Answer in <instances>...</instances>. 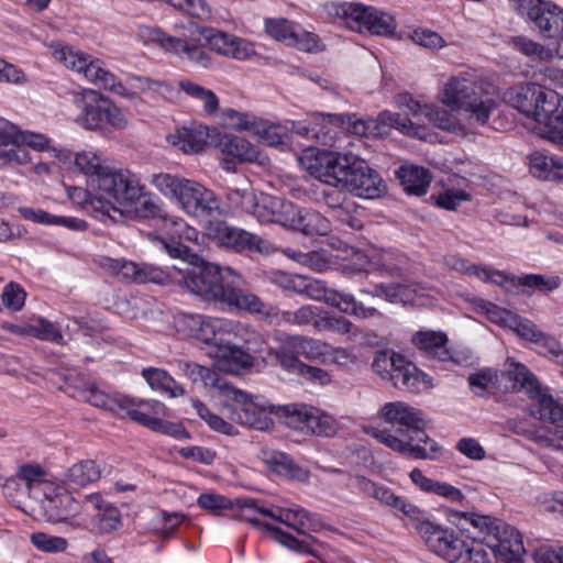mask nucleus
Returning a JSON list of instances; mask_svg holds the SVG:
<instances>
[{
    "instance_id": "f257e3e1",
    "label": "nucleus",
    "mask_w": 563,
    "mask_h": 563,
    "mask_svg": "<svg viewBox=\"0 0 563 563\" xmlns=\"http://www.w3.org/2000/svg\"><path fill=\"white\" fill-rule=\"evenodd\" d=\"M173 269L180 277L169 272V279L206 300L227 303L246 312L258 311L263 307L260 297L239 287L241 277L230 267L221 268L198 255H191L189 264L185 267L173 266Z\"/></svg>"
},
{
    "instance_id": "f03ea898",
    "label": "nucleus",
    "mask_w": 563,
    "mask_h": 563,
    "mask_svg": "<svg viewBox=\"0 0 563 563\" xmlns=\"http://www.w3.org/2000/svg\"><path fill=\"white\" fill-rule=\"evenodd\" d=\"M378 418L391 429L369 428L366 432L394 452L417 460H435L439 444L426 432L423 413L404 401L386 402Z\"/></svg>"
},
{
    "instance_id": "7ed1b4c3",
    "label": "nucleus",
    "mask_w": 563,
    "mask_h": 563,
    "mask_svg": "<svg viewBox=\"0 0 563 563\" xmlns=\"http://www.w3.org/2000/svg\"><path fill=\"white\" fill-rule=\"evenodd\" d=\"M299 161L302 168L321 183L341 185L360 197L375 199L386 190L379 174L352 153H306Z\"/></svg>"
},
{
    "instance_id": "20e7f679",
    "label": "nucleus",
    "mask_w": 563,
    "mask_h": 563,
    "mask_svg": "<svg viewBox=\"0 0 563 563\" xmlns=\"http://www.w3.org/2000/svg\"><path fill=\"white\" fill-rule=\"evenodd\" d=\"M505 99L531 119L538 134L560 150L563 146V98L551 88L528 84L510 88Z\"/></svg>"
},
{
    "instance_id": "39448f33",
    "label": "nucleus",
    "mask_w": 563,
    "mask_h": 563,
    "mask_svg": "<svg viewBox=\"0 0 563 563\" xmlns=\"http://www.w3.org/2000/svg\"><path fill=\"white\" fill-rule=\"evenodd\" d=\"M497 88L476 69H466L449 78L439 100L451 111L465 110L471 119L484 125L497 107Z\"/></svg>"
},
{
    "instance_id": "423d86ee",
    "label": "nucleus",
    "mask_w": 563,
    "mask_h": 563,
    "mask_svg": "<svg viewBox=\"0 0 563 563\" xmlns=\"http://www.w3.org/2000/svg\"><path fill=\"white\" fill-rule=\"evenodd\" d=\"M150 184L174 201L185 213L196 218L223 216L220 198L202 184L169 173L153 174Z\"/></svg>"
},
{
    "instance_id": "0eeeda50",
    "label": "nucleus",
    "mask_w": 563,
    "mask_h": 563,
    "mask_svg": "<svg viewBox=\"0 0 563 563\" xmlns=\"http://www.w3.org/2000/svg\"><path fill=\"white\" fill-rule=\"evenodd\" d=\"M450 521L462 525L461 520L471 523L484 533L483 541L490 549L493 555L503 563H523L526 553L520 532L506 522L489 516H479L474 512L452 511Z\"/></svg>"
},
{
    "instance_id": "6e6552de",
    "label": "nucleus",
    "mask_w": 563,
    "mask_h": 563,
    "mask_svg": "<svg viewBox=\"0 0 563 563\" xmlns=\"http://www.w3.org/2000/svg\"><path fill=\"white\" fill-rule=\"evenodd\" d=\"M75 166L87 176V186L91 188L96 202H100L103 195L113 197L118 192V187L123 186L125 194L134 192L136 184L130 178L129 169H115L101 155L84 151L75 156Z\"/></svg>"
},
{
    "instance_id": "1a4fd4ad",
    "label": "nucleus",
    "mask_w": 563,
    "mask_h": 563,
    "mask_svg": "<svg viewBox=\"0 0 563 563\" xmlns=\"http://www.w3.org/2000/svg\"><path fill=\"white\" fill-rule=\"evenodd\" d=\"M220 397L232 421L260 431L273 428L271 415L275 413V406L269 405L264 397L250 395L231 384L221 388Z\"/></svg>"
},
{
    "instance_id": "9d476101",
    "label": "nucleus",
    "mask_w": 563,
    "mask_h": 563,
    "mask_svg": "<svg viewBox=\"0 0 563 563\" xmlns=\"http://www.w3.org/2000/svg\"><path fill=\"white\" fill-rule=\"evenodd\" d=\"M372 367L377 375L390 380L400 390L421 393L431 386L427 374L394 351L377 352Z\"/></svg>"
},
{
    "instance_id": "9b49d317",
    "label": "nucleus",
    "mask_w": 563,
    "mask_h": 563,
    "mask_svg": "<svg viewBox=\"0 0 563 563\" xmlns=\"http://www.w3.org/2000/svg\"><path fill=\"white\" fill-rule=\"evenodd\" d=\"M53 57L66 68L82 74L89 81L109 89L119 95H124V86L115 76L103 68L102 62L62 43L52 44Z\"/></svg>"
},
{
    "instance_id": "f8f14e48",
    "label": "nucleus",
    "mask_w": 563,
    "mask_h": 563,
    "mask_svg": "<svg viewBox=\"0 0 563 563\" xmlns=\"http://www.w3.org/2000/svg\"><path fill=\"white\" fill-rule=\"evenodd\" d=\"M80 113L76 122L87 130L114 129L128 126V118L110 99L89 91L77 101Z\"/></svg>"
},
{
    "instance_id": "ddd939ff",
    "label": "nucleus",
    "mask_w": 563,
    "mask_h": 563,
    "mask_svg": "<svg viewBox=\"0 0 563 563\" xmlns=\"http://www.w3.org/2000/svg\"><path fill=\"white\" fill-rule=\"evenodd\" d=\"M329 13L342 19L351 30L360 32L389 35L396 29L395 19L390 14L361 3H332Z\"/></svg>"
},
{
    "instance_id": "4468645a",
    "label": "nucleus",
    "mask_w": 563,
    "mask_h": 563,
    "mask_svg": "<svg viewBox=\"0 0 563 563\" xmlns=\"http://www.w3.org/2000/svg\"><path fill=\"white\" fill-rule=\"evenodd\" d=\"M206 234L219 245L239 253L255 252L263 255L273 254L274 245L260 235L247 232L243 229L229 225L222 220H210L207 222Z\"/></svg>"
},
{
    "instance_id": "2eb2a0df",
    "label": "nucleus",
    "mask_w": 563,
    "mask_h": 563,
    "mask_svg": "<svg viewBox=\"0 0 563 563\" xmlns=\"http://www.w3.org/2000/svg\"><path fill=\"white\" fill-rule=\"evenodd\" d=\"M299 289L298 295H305L316 301L327 302L345 313H351L360 318H369L376 313V308L366 307L363 301H356L350 294L328 289L321 280L302 276V283Z\"/></svg>"
},
{
    "instance_id": "dca6fc26",
    "label": "nucleus",
    "mask_w": 563,
    "mask_h": 563,
    "mask_svg": "<svg viewBox=\"0 0 563 563\" xmlns=\"http://www.w3.org/2000/svg\"><path fill=\"white\" fill-rule=\"evenodd\" d=\"M514 9L532 21L548 37L563 41V10L542 0H511Z\"/></svg>"
},
{
    "instance_id": "f3484780",
    "label": "nucleus",
    "mask_w": 563,
    "mask_h": 563,
    "mask_svg": "<svg viewBox=\"0 0 563 563\" xmlns=\"http://www.w3.org/2000/svg\"><path fill=\"white\" fill-rule=\"evenodd\" d=\"M284 207L282 214H277L278 224L300 231L306 235H325L331 225L329 220L320 212L309 209H300L289 201L280 199Z\"/></svg>"
},
{
    "instance_id": "a211bd4d",
    "label": "nucleus",
    "mask_w": 563,
    "mask_h": 563,
    "mask_svg": "<svg viewBox=\"0 0 563 563\" xmlns=\"http://www.w3.org/2000/svg\"><path fill=\"white\" fill-rule=\"evenodd\" d=\"M243 501H255L254 499L250 498H238L235 499V505L241 508L242 510V519L250 522L251 525L262 528L264 531L268 532V534L276 540L277 542L284 544L285 547L296 550L299 552H306L313 556L321 558V553L318 549L312 548V544H319L318 540H316L312 537H309L303 540H298L297 538L292 537L291 534L280 530L279 528L273 527L268 523H265L261 520L260 517H264L257 509H246L245 506H243Z\"/></svg>"
},
{
    "instance_id": "6ab92c4d",
    "label": "nucleus",
    "mask_w": 563,
    "mask_h": 563,
    "mask_svg": "<svg viewBox=\"0 0 563 563\" xmlns=\"http://www.w3.org/2000/svg\"><path fill=\"white\" fill-rule=\"evenodd\" d=\"M407 109L408 118H401L398 113L383 111L379 113V122L390 128H396L407 135L423 139V126L430 124L432 104H421L416 100L409 99Z\"/></svg>"
},
{
    "instance_id": "aec40b11",
    "label": "nucleus",
    "mask_w": 563,
    "mask_h": 563,
    "mask_svg": "<svg viewBox=\"0 0 563 563\" xmlns=\"http://www.w3.org/2000/svg\"><path fill=\"white\" fill-rule=\"evenodd\" d=\"M322 184L323 186L317 187L313 192L314 200L331 209L333 217L342 224L356 230L361 229L360 220L352 214V212L357 210V206L342 190L341 185Z\"/></svg>"
},
{
    "instance_id": "412c9836",
    "label": "nucleus",
    "mask_w": 563,
    "mask_h": 563,
    "mask_svg": "<svg viewBox=\"0 0 563 563\" xmlns=\"http://www.w3.org/2000/svg\"><path fill=\"white\" fill-rule=\"evenodd\" d=\"M197 32L205 44L219 55L244 60L255 54L251 43L232 34L212 27H200Z\"/></svg>"
},
{
    "instance_id": "4be33fe9",
    "label": "nucleus",
    "mask_w": 563,
    "mask_h": 563,
    "mask_svg": "<svg viewBox=\"0 0 563 563\" xmlns=\"http://www.w3.org/2000/svg\"><path fill=\"white\" fill-rule=\"evenodd\" d=\"M130 178L136 184L133 189L134 192L125 194L126 189L123 186L118 187V194L113 199L112 206L131 208L139 218H156L161 217L162 208L157 198L152 194L145 191L144 186L140 183L139 177L130 172Z\"/></svg>"
},
{
    "instance_id": "5701e85b",
    "label": "nucleus",
    "mask_w": 563,
    "mask_h": 563,
    "mask_svg": "<svg viewBox=\"0 0 563 563\" xmlns=\"http://www.w3.org/2000/svg\"><path fill=\"white\" fill-rule=\"evenodd\" d=\"M227 199L233 207L263 220L269 219L263 213L265 206L277 207L280 205V198L276 197L264 196L257 200L246 178H242L241 181L228 188Z\"/></svg>"
},
{
    "instance_id": "b1692460",
    "label": "nucleus",
    "mask_w": 563,
    "mask_h": 563,
    "mask_svg": "<svg viewBox=\"0 0 563 563\" xmlns=\"http://www.w3.org/2000/svg\"><path fill=\"white\" fill-rule=\"evenodd\" d=\"M243 506H245L246 509H257L264 517L279 521L296 530L298 533H305V529L317 530L320 526L317 516L302 508H266L260 506L257 501H243Z\"/></svg>"
},
{
    "instance_id": "393cba45",
    "label": "nucleus",
    "mask_w": 563,
    "mask_h": 563,
    "mask_svg": "<svg viewBox=\"0 0 563 563\" xmlns=\"http://www.w3.org/2000/svg\"><path fill=\"white\" fill-rule=\"evenodd\" d=\"M30 515L35 519H44L49 522H60L70 515L73 498L66 494H49L44 488L41 495L32 498Z\"/></svg>"
},
{
    "instance_id": "a878e982",
    "label": "nucleus",
    "mask_w": 563,
    "mask_h": 563,
    "mask_svg": "<svg viewBox=\"0 0 563 563\" xmlns=\"http://www.w3.org/2000/svg\"><path fill=\"white\" fill-rule=\"evenodd\" d=\"M104 266L111 269L114 274L139 284H165L169 280V274L151 264H139L125 260L104 258Z\"/></svg>"
},
{
    "instance_id": "bb28decb",
    "label": "nucleus",
    "mask_w": 563,
    "mask_h": 563,
    "mask_svg": "<svg viewBox=\"0 0 563 563\" xmlns=\"http://www.w3.org/2000/svg\"><path fill=\"white\" fill-rule=\"evenodd\" d=\"M115 194L113 197H108L103 195L100 197V202L97 203L95 199V195L91 192V188L87 186V189L80 187L69 188L68 196L70 200L86 209L88 212L92 213L100 221L106 222L110 220L112 222H117L122 218V211L118 207H113L112 202L115 198Z\"/></svg>"
},
{
    "instance_id": "cd10ccee",
    "label": "nucleus",
    "mask_w": 563,
    "mask_h": 563,
    "mask_svg": "<svg viewBox=\"0 0 563 563\" xmlns=\"http://www.w3.org/2000/svg\"><path fill=\"white\" fill-rule=\"evenodd\" d=\"M320 310L319 307L305 305L295 311H278L276 308L263 301V307H261L258 311H249V313L258 314L262 319L277 325L303 327L312 324L316 329V321H318Z\"/></svg>"
},
{
    "instance_id": "c85d7f7f",
    "label": "nucleus",
    "mask_w": 563,
    "mask_h": 563,
    "mask_svg": "<svg viewBox=\"0 0 563 563\" xmlns=\"http://www.w3.org/2000/svg\"><path fill=\"white\" fill-rule=\"evenodd\" d=\"M508 376L515 383L514 388L526 391L533 401L531 415L542 420V405L545 402V399L553 397L542 391L537 377L520 363L510 364Z\"/></svg>"
},
{
    "instance_id": "c756f323",
    "label": "nucleus",
    "mask_w": 563,
    "mask_h": 563,
    "mask_svg": "<svg viewBox=\"0 0 563 563\" xmlns=\"http://www.w3.org/2000/svg\"><path fill=\"white\" fill-rule=\"evenodd\" d=\"M244 330V324L221 318H201L196 339L207 344L214 345L217 350L228 338L238 335Z\"/></svg>"
},
{
    "instance_id": "7c9ffc66",
    "label": "nucleus",
    "mask_w": 563,
    "mask_h": 563,
    "mask_svg": "<svg viewBox=\"0 0 563 563\" xmlns=\"http://www.w3.org/2000/svg\"><path fill=\"white\" fill-rule=\"evenodd\" d=\"M20 130L5 120H0V161L8 165H25L31 162L30 153L19 147Z\"/></svg>"
},
{
    "instance_id": "2f4dec72",
    "label": "nucleus",
    "mask_w": 563,
    "mask_h": 563,
    "mask_svg": "<svg viewBox=\"0 0 563 563\" xmlns=\"http://www.w3.org/2000/svg\"><path fill=\"white\" fill-rule=\"evenodd\" d=\"M514 329L519 336L534 342L542 349V353L551 355L558 363L563 365V351L560 343L554 338L539 330L532 321L514 319Z\"/></svg>"
},
{
    "instance_id": "473e14b6",
    "label": "nucleus",
    "mask_w": 563,
    "mask_h": 563,
    "mask_svg": "<svg viewBox=\"0 0 563 563\" xmlns=\"http://www.w3.org/2000/svg\"><path fill=\"white\" fill-rule=\"evenodd\" d=\"M329 124L347 129L353 134L365 137L383 136L387 133V128L379 122V115L376 120H361L351 114H327Z\"/></svg>"
},
{
    "instance_id": "72a5a7b5",
    "label": "nucleus",
    "mask_w": 563,
    "mask_h": 563,
    "mask_svg": "<svg viewBox=\"0 0 563 563\" xmlns=\"http://www.w3.org/2000/svg\"><path fill=\"white\" fill-rule=\"evenodd\" d=\"M216 146L224 154L239 159L240 162L264 163L266 157L262 156L258 148L242 136L233 134L219 135Z\"/></svg>"
},
{
    "instance_id": "f704fd0d",
    "label": "nucleus",
    "mask_w": 563,
    "mask_h": 563,
    "mask_svg": "<svg viewBox=\"0 0 563 563\" xmlns=\"http://www.w3.org/2000/svg\"><path fill=\"white\" fill-rule=\"evenodd\" d=\"M176 365L178 371L190 382L194 384L201 383L203 387L216 390L219 397L221 396V388L229 385L217 372L195 362L178 360Z\"/></svg>"
},
{
    "instance_id": "c9c22d12",
    "label": "nucleus",
    "mask_w": 563,
    "mask_h": 563,
    "mask_svg": "<svg viewBox=\"0 0 563 563\" xmlns=\"http://www.w3.org/2000/svg\"><path fill=\"white\" fill-rule=\"evenodd\" d=\"M101 476L99 466L92 460H84L73 464L60 476V482L67 490L79 489Z\"/></svg>"
},
{
    "instance_id": "e433bc0d",
    "label": "nucleus",
    "mask_w": 563,
    "mask_h": 563,
    "mask_svg": "<svg viewBox=\"0 0 563 563\" xmlns=\"http://www.w3.org/2000/svg\"><path fill=\"white\" fill-rule=\"evenodd\" d=\"M412 343L429 357L442 362L448 360L454 361L446 346L448 338L442 332L431 330L419 331L412 336Z\"/></svg>"
},
{
    "instance_id": "4c0bfd02",
    "label": "nucleus",
    "mask_w": 563,
    "mask_h": 563,
    "mask_svg": "<svg viewBox=\"0 0 563 563\" xmlns=\"http://www.w3.org/2000/svg\"><path fill=\"white\" fill-rule=\"evenodd\" d=\"M261 459L268 470L277 475L298 479H303L307 476L306 471L295 465L290 456L283 452L262 449Z\"/></svg>"
},
{
    "instance_id": "58836bf2",
    "label": "nucleus",
    "mask_w": 563,
    "mask_h": 563,
    "mask_svg": "<svg viewBox=\"0 0 563 563\" xmlns=\"http://www.w3.org/2000/svg\"><path fill=\"white\" fill-rule=\"evenodd\" d=\"M142 376L153 390L177 398L185 395V389L166 371L156 367L143 368Z\"/></svg>"
},
{
    "instance_id": "ea45409f",
    "label": "nucleus",
    "mask_w": 563,
    "mask_h": 563,
    "mask_svg": "<svg viewBox=\"0 0 563 563\" xmlns=\"http://www.w3.org/2000/svg\"><path fill=\"white\" fill-rule=\"evenodd\" d=\"M397 175L404 191L418 197L427 192L431 181L428 170L419 166L400 167Z\"/></svg>"
},
{
    "instance_id": "a19ab883",
    "label": "nucleus",
    "mask_w": 563,
    "mask_h": 563,
    "mask_svg": "<svg viewBox=\"0 0 563 563\" xmlns=\"http://www.w3.org/2000/svg\"><path fill=\"white\" fill-rule=\"evenodd\" d=\"M148 36L164 51L177 56L184 55L187 60L198 41L194 36L190 38L170 36L158 29L148 30Z\"/></svg>"
},
{
    "instance_id": "79ce46f5",
    "label": "nucleus",
    "mask_w": 563,
    "mask_h": 563,
    "mask_svg": "<svg viewBox=\"0 0 563 563\" xmlns=\"http://www.w3.org/2000/svg\"><path fill=\"white\" fill-rule=\"evenodd\" d=\"M216 356L221 361L228 363V371L232 373H238L240 369L250 368L253 365L254 358L253 356L231 343L230 338L220 345V347L216 352Z\"/></svg>"
},
{
    "instance_id": "37998d69",
    "label": "nucleus",
    "mask_w": 563,
    "mask_h": 563,
    "mask_svg": "<svg viewBox=\"0 0 563 563\" xmlns=\"http://www.w3.org/2000/svg\"><path fill=\"white\" fill-rule=\"evenodd\" d=\"M178 86L188 97L200 102L206 113L213 114L218 111L219 99L212 90L189 79H181Z\"/></svg>"
},
{
    "instance_id": "c03bdc74",
    "label": "nucleus",
    "mask_w": 563,
    "mask_h": 563,
    "mask_svg": "<svg viewBox=\"0 0 563 563\" xmlns=\"http://www.w3.org/2000/svg\"><path fill=\"white\" fill-rule=\"evenodd\" d=\"M327 124H329L327 114L313 113L305 121L291 122L290 130L309 140H321L329 132V130L325 131Z\"/></svg>"
},
{
    "instance_id": "a18cd8bd",
    "label": "nucleus",
    "mask_w": 563,
    "mask_h": 563,
    "mask_svg": "<svg viewBox=\"0 0 563 563\" xmlns=\"http://www.w3.org/2000/svg\"><path fill=\"white\" fill-rule=\"evenodd\" d=\"M274 355L280 366L290 373H298L303 366L299 357V351L297 352V342L295 335H287L280 343L279 347L275 350Z\"/></svg>"
},
{
    "instance_id": "49530a36",
    "label": "nucleus",
    "mask_w": 563,
    "mask_h": 563,
    "mask_svg": "<svg viewBox=\"0 0 563 563\" xmlns=\"http://www.w3.org/2000/svg\"><path fill=\"white\" fill-rule=\"evenodd\" d=\"M446 265L453 269L464 272L470 275H474L484 282H493L495 284H503L506 280V275L503 272L496 269H489L487 267H479L468 263L463 258L451 256L446 258Z\"/></svg>"
},
{
    "instance_id": "de8ad7c7",
    "label": "nucleus",
    "mask_w": 563,
    "mask_h": 563,
    "mask_svg": "<svg viewBox=\"0 0 563 563\" xmlns=\"http://www.w3.org/2000/svg\"><path fill=\"white\" fill-rule=\"evenodd\" d=\"M426 545L435 554L443 550L451 531L431 521H421L416 526Z\"/></svg>"
},
{
    "instance_id": "09e8293b",
    "label": "nucleus",
    "mask_w": 563,
    "mask_h": 563,
    "mask_svg": "<svg viewBox=\"0 0 563 563\" xmlns=\"http://www.w3.org/2000/svg\"><path fill=\"white\" fill-rule=\"evenodd\" d=\"M313 407L306 405H288L284 407H275V415L285 418V423L296 430L308 431L310 413Z\"/></svg>"
},
{
    "instance_id": "8fccbe9b",
    "label": "nucleus",
    "mask_w": 563,
    "mask_h": 563,
    "mask_svg": "<svg viewBox=\"0 0 563 563\" xmlns=\"http://www.w3.org/2000/svg\"><path fill=\"white\" fill-rule=\"evenodd\" d=\"M317 331H329L336 334L357 335V328L342 316H333L320 310L318 321H316Z\"/></svg>"
},
{
    "instance_id": "3c124183",
    "label": "nucleus",
    "mask_w": 563,
    "mask_h": 563,
    "mask_svg": "<svg viewBox=\"0 0 563 563\" xmlns=\"http://www.w3.org/2000/svg\"><path fill=\"white\" fill-rule=\"evenodd\" d=\"M169 141L184 153H199L203 150L206 140L202 131L183 129L169 136Z\"/></svg>"
},
{
    "instance_id": "603ef678",
    "label": "nucleus",
    "mask_w": 563,
    "mask_h": 563,
    "mask_svg": "<svg viewBox=\"0 0 563 563\" xmlns=\"http://www.w3.org/2000/svg\"><path fill=\"white\" fill-rule=\"evenodd\" d=\"M30 542L36 550L46 554L64 553L69 547L67 539L45 532L32 533L30 536Z\"/></svg>"
},
{
    "instance_id": "864d4df0",
    "label": "nucleus",
    "mask_w": 563,
    "mask_h": 563,
    "mask_svg": "<svg viewBox=\"0 0 563 563\" xmlns=\"http://www.w3.org/2000/svg\"><path fill=\"white\" fill-rule=\"evenodd\" d=\"M556 155H548L543 152L536 151L528 157L529 170L533 177L550 181Z\"/></svg>"
},
{
    "instance_id": "5fc2aeb1",
    "label": "nucleus",
    "mask_w": 563,
    "mask_h": 563,
    "mask_svg": "<svg viewBox=\"0 0 563 563\" xmlns=\"http://www.w3.org/2000/svg\"><path fill=\"white\" fill-rule=\"evenodd\" d=\"M122 525L121 514L118 508L109 504L102 511L93 517V530L104 534L118 530Z\"/></svg>"
},
{
    "instance_id": "6e6d98bb",
    "label": "nucleus",
    "mask_w": 563,
    "mask_h": 563,
    "mask_svg": "<svg viewBox=\"0 0 563 563\" xmlns=\"http://www.w3.org/2000/svg\"><path fill=\"white\" fill-rule=\"evenodd\" d=\"M265 30L269 36L277 41L287 42L288 44H296L298 41L294 25L286 19H266Z\"/></svg>"
},
{
    "instance_id": "4d7b16f0",
    "label": "nucleus",
    "mask_w": 563,
    "mask_h": 563,
    "mask_svg": "<svg viewBox=\"0 0 563 563\" xmlns=\"http://www.w3.org/2000/svg\"><path fill=\"white\" fill-rule=\"evenodd\" d=\"M192 407L197 415L203 419L208 426L214 431L221 432L227 435H235L236 429L221 417L210 412L208 407L200 400H192Z\"/></svg>"
},
{
    "instance_id": "13d9d810",
    "label": "nucleus",
    "mask_w": 563,
    "mask_h": 563,
    "mask_svg": "<svg viewBox=\"0 0 563 563\" xmlns=\"http://www.w3.org/2000/svg\"><path fill=\"white\" fill-rule=\"evenodd\" d=\"M509 43L514 48L537 60H548L553 56L550 49L525 36H514Z\"/></svg>"
},
{
    "instance_id": "bf43d9fd",
    "label": "nucleus",
    "mask_w": 563,
    "mask_h": 563,
    "mask_svg": "<svg viewBox=\"0 0 563 563\" xmlns=\"http://www.w3.org/2000/svg\"><path fill=\"white\" fill-rule=\"evenodd\" d=\"M430 124L456 135L465 134V128L457 122L456 118L450 111L434 104H432Z\"/></svg>"
},
{
    "instance_id": "052dcab7",
    "label": "nucleus",
    "mask_w": 563,
    "mask_h": 563,
    "mask_svg": "<svg viewBox=\"0 0 563 563\" xmlns=\"http://www.w3.org/2000/svg\"><path fill=\"white\" fill-rule=\"evenodd\" d=\"M252 132L258 135L260 140L268 146L282 144L285 135V131L280 126L268 124L265 121H256L255 119L253 120Z\"/></svg>"
},
{
    "instance_id": "680f3d73",
    "label": "nucleus",
    "mask_w": 563,
    "mask_h": 563,
    "mask_svg": "<svg viewBox=\"0 0 563 563\" xmlns=\"http://www.w3.org/2000/svg\"><path fill=\"white\" fill-rule=\"evenodd\" d=\"M308 431L316 435L330 437L336 431V422L331 416L313 408V412L310 413Z\"/></svg>"
},
{
    "instance_id": "e2e57ef3",
    "label": "nucleus",
    "mask_w": 563,
    "mask_h": 563,
    "mask_svg": "<svg viewBox=\"0 0 563 563\" xmlns=\"http://www.w3.org/2000/svg\"><path fill=\"white\" fill-rule=\"evenodd\" d=\"M76 389H79L84 399L95 407H99L110 411L111 395H107L98 389L93 384L88 382H80V384H73Z\"/></svg>"
},
{
    "instance_id": "0e129e2a",
    "label": "nucleus",
    "mask_w": 563,
    "mask_h": 563,
    "mask_svg": "<svg viewBox=\"0 0 563 563\" xmlns=\"http://www.w3.org/2000/svg\"><path fill=\"white\" fill-rule=\"evenodd\" d=\"M18 475L25 482L31 498L41 495L46 486L40 481L44 475V471L40 466L23 465L20 467Z\"/></svg>"
},
{
    "instance_id": "69168bd1",
    "label": "nucleus",
    "mask_w": 563,
    "mask_h": 563,
    "mask_svg": "<svg viewBox=\"0 0 563 563\" xmlns=\"http://www.w3.org/2000/svg\"><path fill=\"white\" fill-rule=\"evenodd\" d=\"M25 298V290L16 283L5 285L1 294L2 303L11 311H20L24 306Z\"/></svg>"
},
{
    "instance_id": "338daca9",
    "label": "nucleus",
    "mask_w": 563,
    "mask_h": 563,
    "mask_svg": "<svg viewBox=\"0 0 563 563\" xmlns=\"http://www.w3.org/2000/svg\"><path fill=\"white\" fill-rule=\"evenodd\" d=\"M410 38L415 44L431 51L442 48L446 44L439 33L428 29L412 31Z\"/></svg>"
},
{
    "instance_id": "774afa93",
    "label": "nucleus",
    "mask_w": 563,
    "mask_h": 563,
    "mask_svg": "<svg viewBox=\"0 0 563 563\" xmlns=\"http://www.w3.org/2000/svg\"><path fill=\"white\" fill-rule=\"evenodd\" d=\"M459 563H493V560L484 543L473 540L467 544Z\"/></svg>"
}]
</instances>
